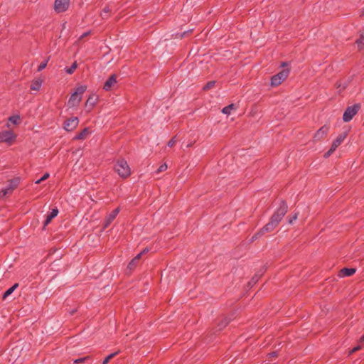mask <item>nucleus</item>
Listing matches in <instances>:
<instances>
[{
	"mask_svg": "<svg viewBox=\"0 0 364 364\" xmlns=\"http://www.w3.org/2000/svg\"><path fill=\"white\" fill-rule=\"evenodd\" d=\"M114 168L118 175L122 178H126L131 174V168L127 161L124 159L117 160Z\"/></svg>",
	"mask_w": 364,
	"mask_h": 364,
	"instance_id": "obj_1",
	"label": "nucleus"
},
{
	"mask_svg": "<svg viewBox=\"0 0 364 364\" xmlns=\"http://www.w3.org/2000/svg\"><path fill=\"white\" fill-rule=\"evenodd\" d=\"M287 211V205L284 201H281L279 208H277L271 218V220L277 225L285 215Z\"/></svg>",
	"mask_w": 364,
	"mask_h": 364,
	"instance_id": "obj_2",
	"label": "nucleus"
},
{
	"mask_svg": "<svg viewBox=\"0 0 364 364\" xmlns=\"http://www.w3.org/2000/svg\"><path fill=\"white\" fill-rule=\"evenodd\" d=\"M360 109V105H354L346 108L343 115V120L345 122H350L353 117L357 114Z\"/></svg>",
	"mask_w": 364,
	"mask_h": 364,
	"instance_id": "obj_3",
	"label": "nucleus"
},
{
	"mask_svg": "<svg viewBox=\"0 0 364 364\" xmlns=\"http://www.w3.org/2000/svg\"><path fill=\"white\" fill-rule=\"evenodd\" d=\"M289 71L288 69H284L271 78V85L277 86L280 85L288 76Z\"/></svg>",
	"mask_w": 364,
	"mask_h": 364,
	"instance_id": "obj_4",
	"label": "nucleus"
},
{
	"mask_svg": "<svg viewBox=\"0 0 364 364\" xmlns=\"http://www.w3.org/2000/svg\"><path fill=\"white\" fill-rule=\"evenodd\" d=\"M289 71L288 69H284L271 78V85L277 86L280 85L288 76Z\"/></svg>",
	"mask_w": 364,
	"mask_h": 364,
	"instance_id": "obj_5",
	"label": "nucleus"
},
{
	"mask_svg": "<svg viewBox=\"0 0 364 364\" xmlns=\"http://www.w3.org/2000/svg\"><path fill=\"white\" fill-rule=\"evenodd\" d=\"M19 183H20V178H18V177L14 178L11 179V181H9L8 186L1 191V192H0L1 196L4 197V196H6L7 194L11 193L13 191V190H14L18 186Z\"/></svg>",
	"mask_w": 364,
	"mask_h": 364,
	"instance_id": "obj_6",
	"label": "nucleus"
},
{
	"mask_svg": "<svg viewBox=\"0 0 364 364\" xmlns=\"http://www.w3.org/2000/svg\"><path fill=\"white\" fill-rule=\"evenodd\" d=\"M69 6V0H55L54 9L55 11L60 13L66 11Z\"/></svg>",
	"mask_w": 364,
	"mask_h": 364,
	"instance_id": "obj_7",
	"label": "nucleus"
},
{
	"mask_svg": "<svg viewBox=\"0 0 364 364\" xmlns=\"http://www.w3.org/2000/svg\"><path fill=\"white\" fill-rule=\"evenodd\" d=\"M277 226V225L270 220V221L265 226H264L257 234L252 237V241L256 240L259 236L263 235L264 232L273 230Z\"/></svg>",
	"mask_w": 364,
	"mask_h": 364,
	"instance_id": "obj_8",
	"label": "nucleus"
},
{
	"mask_svg": "<svg viewBox=\"0 0 364 364\" xmlns=\"http://www.w3.org/2000/svg\"><path fill=\"white\" fill-rule=\"evenodd\" d=\"M16 137V135L10 130H5L0 132V141L10 143Z\"/></svg>",
	"mask_w": 364,
	"mask_h": 364,
	"instance_id": "obj_9",
	"label": "nucleus"
},
{
	"mask_svg": "<svg viewBox=\"0 0 364 364\" xmlns=\"http://www.w3.org/2000/svg\"><path fill=\"white\" fill-rule=\"evenodd\" d=\"M79 120L77 117H71L65 122L64 129L68 132H70L77 126Z\"/></svg>",
	"mask_w": 364,
	"mask_h": 364,
	"instance_id": "obj_10",
	"label": "nucleus"
},
{
	"mask_svg": "<svg viewBox=\"0 0 364 364\" xmlns=\"http://www.w3.org/2000/svg\"><path fill=\"white\" fill-rule=\"evenodd\" d=\"M117 83L116 75H112L105 82L103 89L106 91L109 90L113 85Z\"/></svg>",
	"mask_w": 364,
	"mask_h": 364,
	"instance_id": "obj_11",
	"label": "nucleus"
},
{
	"mask_svg": "<svg viewBox=\"0 0 364 364\" xmlns=\"http://www.w3.org/2000/svg\"><path fill=\"white\" fill-rule=\"evenodd\" d=\"M119 213V208H117L114 209L111 213L109 214V215L106 218L105 220V228H107L111 224V223L117 217Z\"/></svg>",
	"mask_w": 364,
	"mask_h": 364,
	"instance_id": "obj_12",
	"label": "nucleus"
},
{
	"mask_svg": "<svg viewBox=\"0 0 364 364\" xmlns=\"http://www.w3.org/2000/svg\"><path fill=\"white\" fill-rule=\"evenodd\" d=\"M82 100V97L80 95H77L74 92L71 95L69 100H68V105L70 107H75L77 106L80 102Z\"/></svg>",
	"mask_w": 364,
	"mask_h": 364,
	"instance_id": "obj_13",
	"label": "nucleus"
},
{
	"mask_svg": "<svg viewBox=\"0 0 364 364\" xmlns=\"http://www.w3.org/2000/svg\"><path fill=\"white\" fill-rule=\"evenodd\" d=\"M328 127L326 126H323L315 134L314 139L316 140H320L328 133Z\"/></svg>",
	"mask_w": 364,
	"mask_h": 364,
	"instance_id": "obj_14",
	"label": "nucleus"
},
{
	"mask_svg": "<svg viewBox=\"0 0 364 364\" xmlns=\"http://www.w3.org/2000/svg\"><path fill=\"white\" fill-rule=\"evenodd\" d=\"M147 249H144L142 252H141L140 253H139L134 258H133L131 262L129 263L128 264V268L129 269H133L136 264V262L139 261V259L141 258L142 254H144V252H147Z\"/></svg>",
	"mask_w": 364,
	"mask_h": 364,
	"instance_id": "obj_15",
	"label": "nucleus"
},
{
	"mask_svg": "<svg viewBox=\"0 0 364 364\" xmlns=\"http://www.w3.org/2000/svg\"><path fill=\"white\" fill-rule=\"evenodd\" d=\"M346 135L345 134H340L332 143V149H336L337 147L344 141Z\"/></svg>",
	"mask_w": 364,
	"mask_h": 364,
	"instance_id": "obj_16",
	"label": "nucleus"
},
{
	"mask_svg": "<svg viewBox=\"0 0 364 364\" xmlns=\"http://www.w3.org/2000/svg\"><path fill=\"white\" fill-rule=\"evenodd\" d=\"M355 272L354 268H343L340 272V277H350Z\"/></svg>",
	"mask_w": 364,
	"mask_h": 364,
	"instance_id": "obj_17",
	"label": "nucleus"
},
{
	"mask_svg": "<svg viewBox=\"0 0 364 364\" xmlns=\"http://www.w3.org/2000/svg\"><path fill=\"white\" fill-rule=\"evenodd\" d=\"M58 213V209H56V208L52 209L50 213L47 215L44 225H47L51 221L52 219H53L55 217L57 216Z\"/></svg>",
	"mask_w": 364,
	"mask_h": 364,
	"instance_id": "obj_18",
	"label": "nucleus"
},
{
	"mask_svg": "<svg viewBox=\"0 0 364 364\" xmlns=\"http://www.w3.org/2000/svg\"><path fill=\"white\" fill-rule=\"evenodd\" d=\"M42 85V80L36 79L32 81L31 85V89L34 91H38Z\"/></svg>",
	"mask_w": 364,
	"mask_h": 364,
	"instance_id": "obj_19",
	"label": "nucleus"
},
{
	"mask_svg": "<svg viewBox=\"0 0 364 364\" xmlns=\"http://www.w3.org/2000/svg\"><path fill=\"white\" fill-rule=\"evenodd\" d=\"M18 287V284L16 283L12 287L9 288L3 294V299H6L9 296H10L14 290Z\"/></svg>",
	"mask_w": 364,
	"mask_h": 364,
	"instance_id": "obj_20",
	"label": "nucleus"
},
{
	"mask_svg": "<svg viewBox=\"0 0 364 364\" xmlns=\"http://www.w3.org/2000/svg\"><path fill=\"white\" fill-rule=\"evenodd\" d=\"M89 133V130L87 128H85L80 134L76 135L74 139L76 140H81L85 139L87 135Z\"/></svg>",
	"mask_w": 364,
	"mask_h": 364,
	"instance_id": "obj_21",
	"label": "nucleus"
},
{
	"mask_svg": "<svg viewBox=\"0 0 364 364\" xmlns=\"http://www.w3.org/2000/svg\"><path fill=\"white\" fill-rule=\"evenodd\" d=\"M236 109V106L234 104H230L226 107H225L222 109V112L225 114H230L231 111Z\"/></svg>",
	"mask_w": 364,
	"mask_h": 364,
	"instance_id": "obj_22",
	"label": "nucleus"
},
{
	"mask_svg": "<svg viewBox=\"0 0 364 364\" xmlns=\"http://www.w3.org/2000/svg\"><path fill=\"white\" fill-rule=\"evenodd\" d=\"M86 90H87L86 85H80L76 88L74 93L76 94L77 95H80L82 97V94L86 91Z\"/></svg>",
	"mask_w": 364,
	"mask_h": 364,
	"instance_id": "obj_23",
	"label": "nucleus"
},
{
	"mask_svg": "<svg viewBox=\"0 0 364 364\" xmlns=\"http://www.w3.org/2000/svg\"><path fill=\"white\" fill-rule=\"evenodd\" d=\"M356 44L359 49L364 48V32L360 35V38L356 41Z\"/></svg>",
	"mask_w": 364,
	"mask_h": 364,
	"instance_id": "obj_24",
	"label": "nucleus"
},
{
	"mask_svg": "<svg viewBox=\"0 0 364 364\" xmlns=\"http://www.w3.org/2000/svg\"><path fill=\"white\" fill-rule=\"evenodd\" d=\"M77 67V63H73L70 67L65 68V71L68 74H72L75 70Z\"/></svg>",
	"mask_w": 364,
	"mask_h": 364,
	"instance_id": "obj_25",
	"label": "nucleus"
},
{
	"mask_svg": "<svg viewBox=\"0 0 364 364\" xmlns=\"http://www.w3.org/2000/svg\"><path fill=\"white\" fill-rule=\"evenodd\" d=\"M20 119V117L18 115H14L9 118V122H11L14 124H17Z\"/></svg>",
	"mask_w": 364,
	"mask_h": 364,
	"instance_id": "obj_26",
	"label": "nucleus"
},
{
	"mask_svg": "<svg viewBox=\"0 0 364 364\" xmlns=\"http://www.w3.org/2000/svg\"><path fill=\"white\" fill-rule=\"evenodd\" d=\"M118 353V352H115V353H111L109 354L108 356H107L105 360H103L102 362V364H107L109 363V361L114 356L116 355Z\"/></svg>",
	"mask_w": 364,
	"mask_h": 364,
	"instance_id": "obj_27",
	"label": "nucleus"
},
{
	"mask_svg": "<svg viewBox=\"0 0 364 364\" xmlns=\"http://www.w3.org/2000/svg\"><path fill=\"white\" fill-rule=\"evenodd\" d=\"M48 62V59L46 60L43 62H41L40 63V65H38L37 70L38 72H40V71L43 70L44 68H46V67L47 66Z\"/></svg>",
	"mask_w": 364,
	"mask_h": 364,
	"instance_id": "obj_28",
	"label": "nucleus"
},
{
	"mask_svg": "<svg viewBox=\"0 0 364 364\" xmlns=\"http://www.w3.org/2000/svg\"><path fill=\"white\" fill-rule=\"evenodd\" d=\"M49 176H50V175H49V173H44V174H43V176L41 178H39V179H38V180H36V181H35V183H36V184H39V183H41L42 181H44L45 180H46V179L49 177Z\"/></svg>",
	"mask_w": 364,
	"mask_h": 364,
	"instance_id": "obj_29",
	"label": "nucleus"
},
{
	"mask_svg": "<svg viewBox=\"0 0 364 364\" xmlns=\"http://www.w3.org/2000/svg\"><path fill=\"white\" fill-rule=\"evenodd\" d=\"M109 7H105L102 10V12L101 13V16L102 18H105L107 17V14L109 12Z\"/></svg>",
	"mask_w": 364,
	"mask_h": 364,
	"instance_id": "obj_30",
	"label": "nucleus"
},
{
	"mask_svg": "<svg viewBox=\"0 0 364 364\" xmlns=\"http://www.w3.org/2000/svg\"><path fill=\"white\" fill-rule=\"evenodd\" d=\"M167 168H168L167 164H161V165L159 167V168H158V169H157V171H156V173H160V172L164 171H166V170L167 169Z\"/></svg>",
	"mask_w": 364,
	"mask_h": 364,
	"instance_id": "obj_31",
	"label": "nucleus"
},
{
	"mask_svg": "<svg viewBox=\"0 0 364 364\" xmlns=\"http://www.w3.org/2000/svg\"><path fill=\"white\" fill-rule=\"evenodd\" d=\"M215 81H210L208 82L203 87L204 90H209L210 89L211 87H213L215 85Z\"/></svg>",
	"mask_w": 364,
	"mask_h": 364,
	"instance_id": "obj_32",
	"label": "nucleus"
},
{
	"mask_svg": "<svg viewBox=\"0 0 364 364\" xmlns=\"http://www.w3.org/2000/svg\"><path fill=\"white\" fill-rule=\"evenodd\" d=\"M95 103V99H94L92 97H90L86 102V105H90L91 106H93Z\"/></svg>",
	"mask_w": 364,
	"mask_h": 364,
	"instance_id": "obj_33",
	"label": "nucleus"
},
{
	"mask_svg": "<svg viewBox=\"0 0 364 364\" xmlns=\"http://www.w3.org/2000/svg\"><path fill=\"white\" fill-rule=\"evenodd\" d=\"M334 151H335V149H332V147H331V149L326 153H325L324 157L325 158L329 157L333 153Z\"/></svg>",
	"mask_w": 364,
	"mask_h": 364,
	"instance_id": "obj_34",
	"label": "nucleus"
},
{
	"mask_svg": "<svg viewBox=\"0 0 364 364\" xmlns=\"http://www.w3.org/2000/svg\"><path fill=\"white\" fill-rule=\"evenodd\" d=\"M176 142V138L171 139L167 144L168 146L172 147Z\"/></svg>",
	"mask_w": 364,
	"mask_h": 364,
	"instance_id": "obj_35",
	"label": "nucleus"
},
{
	"mask_svg": "<svg viewBox=\"0 0 364 364\" xmlns=\"http://www.w3.org/2000/svg\"><path fill=\"white\" fill-rule=\"evenodd\" d=\"M228 322L229 321L228 320H226V319L224 321H223L222 323L220 324L219 330H221V329H223V328L226 326L228 325Z\"/></svg>",
	"mask_w": 364,
	"mask_h": 364,
	"instance_id": "obj_36",
	"label": "nucleus"
},
{
	"mask_svg": "<svg viewBox=\"0 0 364 364\" xmlns=\"http://www.w3.org/2000/svg\"><path fill=\"white\" fill-rule=\"evenodd\" d=\"M361 348V346L358 345L357 346H355V348H353L350 351V354L351 353H353L355 352H356L357 350H360Z\"/></svg>",
	"mask_w": 364,
	"mask_h": 364,
	"instance_id": "obj_37",
	"label": "nucleus"
},
{
	"mask_svg": "<svg viewBox=\"0 0 364 364\" xmlns=\"http://www.w3.org/2000/svg\"><path fill=\"white\" fill-rule=\"evenodd\" d=\"M297 218V214H294V216L289 220V223L292 224L294 220H296Z\"/></svg>",
	"mask_w": 364,
	"mask_h": 364,
	"instance_id": "obj_38",
	"label": "nucleus"
},
{
	"mask_svg": "<svg viewBox=\"0 0 364 364\" xmlns=\"http://www.w3.org/2000/svg\"><path fill=\"white\" fill-rule=\"evenodd\" d=\"M85 359H86V358L76 359V360H74V363H82V362H83Z\"/></svg>",
	"mask_w": 364,
	"mask_h": 364,
	"instance_id": "obj_39",
	"label": "nucleus"
},
{
	"mask_svg": "<svg viewBox=\"0 0 364 364\" xmlns=\"http://www.w3.org/2000/svg\"><path fill=\"white\" fill-rule=\"evenodd\" d=\"M76 311H77V310H76L75 309H70V310L69 311V314H70V315H73V314L76 312Z\"/></svg>",
	"mask_w": 364,
	"mask_h": 364,
	"instance_id": "obj_40",
	"label": "nucleus"
},
{
	"mask_svg": "<svg viewBox=\"0 0 364 364\" xmlns=\"http://www.w3.org/2000/svg\"><path fill=\"white\" fill-rule=\"evenodd\" d=\"M277 352H275V351H274V352H272V353H269V355L270 357H275V356H277Z\"/></svg>",
	"mask_w": 364,
	"mask_h": 364,
	"instance_id": "obj_41",
	"label": "nucleus"
},
{
	"mask_svg": "<svg viewBox=\"0 0 364 364\" xmlns=\"http://www.w3.org/2000/svg\"><path fill=\"white\" fill-rule=\"evenodd\" d=\"M89 34V32L84 33L80 37V39L83 38L84 37L87 36Z\"/></svg>",
	"mask_w": 364,
	"mask_h": 364,
	"instance_id": "obj_42",
	"label": "nucleus"
},
{
	"mask_svg": "<svg viewBox=\"0 0 364 364\" xmlns=\"http://www.w3.org/2000/svg\"><path fill=\"white\" fill-rule=\"evenodd\" d=\"M360 343H364V335L360 338Z\"/></svg>",
	"mask_w": 364,
	"mask_h": 364,
	"instance_id": "obj_43",
	"label": "nucleus"
},
{
	"mask_svg": "<svg viewBox=\"0 0 364 364\" xmlns=\"http://www.w3.org/2000/svg\"><path fill=\"white\" fill-rule=\"evenodd\" d=\"M186 33H187V32H183V33H182L181 36H182V37H183V36H184L186 35Z\"/></svg>",
	"mask_w": 364,
	"mask_h": 364,
	"instance_id": "obj_44",
	"label": "nucleus"
},
{
	"mask_svg": "<svg viewBox=\"0 0 364 364\" xmlns=\"http://www.w3.org/2000/svg\"><path fill=\"white\" fill-rule=\"evenodd\" d=\"M286 65V63H282V66H284Z\"/></svg>",
	"mask_w": 364,
	"mask_h": 364,
	"instance_id": "obj_45",
	"label": "nucleus"
}]
</instances>
